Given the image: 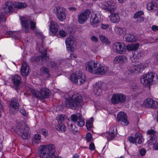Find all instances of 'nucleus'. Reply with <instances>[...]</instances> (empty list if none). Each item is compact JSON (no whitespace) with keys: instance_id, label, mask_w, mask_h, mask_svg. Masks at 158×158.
<instances>
[{"instance_id":"obj_1","label":"nucleus","mask_w":158,"mask_h":158,"mask_svg":"<svg viewBox=\"0 0 158 158\" xmlns=\"http://www.w3.org/2000/svg\"><path fill=\"white\" fill-rule=\"evenodd\" d=\"M66 106L73 110L79 108L83 104L81 96L78 94L73 93L65 102Z\"/></svg>"},{"instance_id":"obj_2","label":"nucleus","mask_w":158,"mask_h":158,"mask_svg":"<svg viewBox=\"0 0 158 158\" xmlns=\"http://www.w3.org/2000/svg\"><path fill=\"white\" fill-rule=\"evenodd\" d=\"M55 146L53 144L42 145L39 148V155L41 158H53Z\"/></svg>"},{"instance_id":"obj_3","label":"nucleus","mask_w":158,"mask_h":158,"mask_svg":"<svg viewBox=\"0 0 158 158\" xmlns=\"http://www.w3.org/2000/svg\"><path fill=\"white\" fill-rule=\"evenodd\" d=\"M139 46V44L128 45L126 46L123 43H117L114 44V49L117 53L123 54L126 48L128 51H133L137 49Z\"/></svg>"},{"instance_id":"obj_4","label":"nucleus","mask_w":158,"mask_h":158,"mask_svg":"<svg viewBox=\"0 0 158 158\" xmlns=\"http://www.w3.org/2000/svg\"><path fill=\"white\" fill-rule=\"evenodd\" d=\"M15 131L23 139H28L30 138V130L28 127L24 125L18 124Z\"/></svg>"},{"instance_id":"obj_5","label":"nucleus","mask_w":158,"mask_h":158,"mask_svg":"<svg viewBox=\"0 0 158 158\" xmlns=\"http://www.w3.org/2000/svg\"><path fill=\"white\" fill-rule=\"evenodd\" d=\"M23 30L26 33H28L30 30L29 24L30 28L34 30L35 28L36 23L32 21L29 17H21L20 18Z\"/></svg>"},{"instance_id":"obj_6","label":"nucleus","mask_w":158,"mask_h":158,"mask_svg":"<svg viewBox=\"0 0 158 158\" xmlns=\"http://www.w3.org/2000/svg\"><path fill=\"white\" fill-rule=\"evenodd\" d=\"M158 79L157 75L153 73H148L142 76L140 82L144 85L147 86L152 83L156 82Z\"/></svg>"},{"instance_id":"obj_7","label":"nucleus","mask_w":158,"mask_h":158,"mask_svg":"<svg viewBox=\"0 0 158 158\" xmlns=\"http://www.w3.org/2000/svg\"><path fill=\"white\" fill-rule=\"evenodd\" d=\"M70 79L73 83L80 85L84 83L85 81V77L84 75L81 72L76 71L71 75Z\"/></svg>"},{"instance_id":"obj_8","label":"nucleus","mask_w":158,"mask_h":158,"mask_svg":"<svg viewBox=\"0 0 158 158\" xmlns=\"http://www.w3.org/2000/svg\"><path fill=\"white\" fill-rule=\"evenodd\" d=\"M30 91L32 95L40 99L47 98L50 95L49 90L46 88H42L40 92L35 90L34 89L31 88Z\"/></svg>"},{"instance_id":"obj_9","label":"nucleus","mask_w":158,"mask_h":158,"mask_svg":"<svg viewBox=\"0 0 158 158\" xmlns=\"http://www.w3.org/2000/svg\"><path fill=\"white\" fill-rule=\"evenodd\" d=\"M126 97L123 94L117 93L114 94L112 96L111 101L114 104H122L126 101Z\"/></svg>"},{"instance_id":"obj_10","label":"nucleus","mask_w":158,"mask_h":158,"mask_svg":"<svg viewBox=\"0 0 158 158\" xmlns=\"http://www.w3.org/2000/svg\"><path fill=\"white\" fill-rule=\"evenodd\" d=\"M136 64L135 65L133 64L128 66V69L131 73H140L141 70L144 69V66L142 63L137 62Z\"/></svg>"},{"instance_id":"obj_11","label":"nucleus","mask_w":158,"mask_h":158,"mask_svg":"<svg viewBox=\"0 0 158 158\" xmlns=\"http://www.w3.org/2000/svg\"><path fill=\"white\" fill-rule=\"evenodd\" d=\"M90 13V10L87 9L78 15L77 18L79 23L81 24H84L88 19Z\"/></svg>"},{"instance_id":"obj_12","label":"nucleus","mask_w":158,"mask_h":158,"mask_svg":"<svg viewBox=\"0 0 158 158\" xmlns=\"http://www.w3.org/2000/svg\"><path fill=\"white\" fill-rule=\"evenodd\" d=\"M19 104L18 100L15 98L11 99L9 106V111L12 114H16L19 110Z\"/></svg>"},{"instance_id":"obj_13","label":"nucleus","mask_w":158,"mask_h":158,"mask_svg":"<svg viewBox=\"0 0 158 158\" xmlns=\"http://www.w3.org/2000/svg\"><path fill=\"white\" fill-rule=\"evenodd\" d=\"M56 14L59 20L61 21L64 20L66 18L65 9L62 7H58L56 8Z\"/></svg>"},{"instance_id":"obj_14","label":"nucleus","mask_w":158,"mask_h":158,"mask_svg":"<svg viewBox=\"0 0 158 158\" xmlns=\"http://www.w3.org/2000/svg\"><path fill=\"white\" fill-rule=\"evenodd\" d=\"M49 57L47 55L45 56L42 55V56H37L36 57L33 56L31 58V60L32 62L35 61L38 64L42 65L45 63L46 61L49 59Z\"/></svg>"},{"instance_id":"obj_15","label":"nucleus","mask_w":158,"mask_h":158,"mask_svg":"<svg viewBox=\"0 0 158 158\" xmlns=\"http://www.w3.org/2000/svg\"><path fill=\"white\" fill-rule=\"evenodd\" d=\"M70 118L71 121L74 122L77 121V125L80 127H82L84 125V122L82 118V116L80 114H73L71 116Z\"/></svg>"},{"instance_id":"obj_16","label":"nucleus","mask_w":158,"mask_h":158,"mask_svg":"<svg viewBox=\"0 0 158 158\" xmlns=\"http://www.w3.org/2000/svg\"><path fill=\"white\" fill-rule=\"evenodd\" d=\"M98 62H95L94 61H89L87 62L85 64V67L86 70L90 73H93V72L96 70V67Z\"/></svg>"},{"instance_id":"obj_17","label":"nucleus","mask_w":158,"mask_h":158,"mask_svg":"<svg viewBox=\"0 0 158 158\" xmlns=\"http://www.w3.org/2000/svg\"><path fill=\"white\" fill-rule=\"evenodd\" d=\"M105 86V84L101 81H98L94 85V92L95 94L97 96L100 95L102 90Z\"/></svg>"},{"instance_id":"obj_18","label":"nucleus","mask_w":158,"mask_h":158,"mask_svg":"<svg viewBox=\"0 0 158 158\" xmlns=\"http://www.w3.org/2000/svg\"><path fill=\"white\" fill-rule=\"evenodd\" d=\"M127 116L126 114L123 112H120L117 115V119L118 122H122L125 126L127 125L129 123L127 120Z\"/></svg>"},{"instance_id":"obj_19","label":"nucleus","mask_w":158,"mask_h":158,"mask_svg":"<svg viewBox=\"0 0 158 158\" xmlns=\"http://www.w3.org/2000/svg\"><path fill=\"white\" fill-rule=\"evenodd\" d=\"M95 69L96 70L94 71V72H93L94 74L103 75L108 71V69L106 67L102 66L98 62L96 67Z\"/></svg>"},{"instance_id":"obj_20","label":"nucleus","mask_w":158,"mask_h":158,"mask_svg":"<svg viewBox=\"0 0 158 158\" xmlns=\"http://www.w3.org/2000/svg\"><path fill=\"white\" fill-rule=\"evenodd\" d=\"M75 38L72 36L68 37L66 40V47L67 48H70V50L72 51V46L75 45Z\"/></svg>"},{"instance_id":"obj_21","label":"nucleus","mask_w":158,"mask_h":158,"mask_svg":"<svg viewBox=\"0 0 158 158\" xmlns=\"http://www.w3.org/2000/svg\"><path fill=\"white\" fill-rule=\"evenodd\" d=\"M90 22L91 24L94 27H98L100 22L97 18L96 14H91Z\"/></svg>"},{"instance_id":"obj_22","label":"nucleus","mask_w":158,"mask_h":158,"mask_svg":"<svg viewBox=\"0 0 158 158\" xmlns=\"http://www.w3.org/2000/svg\"><path fill=\"white\" fill-rule=\"evenodd\" d=\"M12 4L10 1H8L6 2L3 5L2 7V10L3 12L6 13H9L13 9L12 6Z\"/></svg>"},{"instance_id":"obj_23","label":"nucleus","mask_w":158,"mask_h":158,"mask_svg":"<svg viewBox=\"0 0 158 158\" xmlns=\"http://www.w3.org/2000/svg\"><path fill=\"white\" fill-rule=\"evenodd\" d=\"M29 67L27 64L24 62L22 64L21 69V72L22 75L23 76H26L28 75L29 73Z\"/></svg>"},{"instance_id":"obj_24","label":"nucleus","mask_w":158,"mask_h":158,"mask_svg":"<svg viewBox=\"0 0 158 158\" xmlns=\"http://www.w3.org/2000/svg\"><path fill=\"white\" fill-rule=\"evenodd\" d=\"M155 131L153 130H151L147 132L148 134L150 135V138L149 140V143L152 144L155 142H156L157 140V136L154 134Z\"/></svg>"},{"instance_id":"obj_25","label":"nucleus","mask_w":158,"mask_h":158,"mask_svg":"<svg viewBox=\"0 0 158 158\" xmlns=\"http://www.w3.org/2000/svg\"><path fill=\"white\" fill-rule=\"evenodd\" d=\"M49 30L53 35L56 34L58 31V27L57 23L52 21H51L49 27Z\"/></svg>"},{"instance_id":"obj_26","label":"nucleus","mask_w":158,"mask_h":158,"mask_svg":"<svg viewBox=\"0 0 158 158\" xmlns=\"http://www.w3.org/2000/svg\"><path fill=\"white\" fill-rule=\"evenodd\" d=\"M127 60V57L124 55L119 56L115 57L114 60L115 63H123Z\"/></svg>"},{"instance_id":"obj_27","label":"nucleus","mask_w":158,"mask_h":158,"mask_svg":"<svg viewBox=\"0 0 158 158\" xmlns=\"http://www.w3.org/2000/svg\"><path fill=\"white\" fill-rule=\"evenodd\" d=\"M147 7L149 10L156 11L158 10V7L156 4L153 2L148 3L147 4Z\"/></svg>"},{"instance_id":"obj_28","label":"nucleus","mask_w":158,"mask_h":158,"mask_svg":"<svg viewBox=\"0 0 158 158\" xmlns=\"http://www.w3.org/2000/svg\"><path fill=\"white\" fill-rule=\"evenodd\" d=\"M14 85L16 86L19 87L21 84V77L18 75H15L12 77Z\"/></svg>"},{"instance_id":"obj_29","label":"nucleus","mask_w":158,"mask_h":158,"mask_svg":"<svg viewBox=\"0 0 158 158\" xmlns=\"http://www.w3.org/2000/svg\"><path fill=\"white\" fill-rule=\"evenodd\" d=\"M108 11L113 13L117 7L116 3L112 0L108 1Z\"/></svg>"},{"instance_id":"obj_30","label":"nucleus","mask_w":158,"mask_h":158,"mask_svg":"<svg viewBox=\"0 0 158 158\" xmlns=\"http://www.w3.org/2000/svg\"><path fill=\"white\" fill-rule=\"evenodd\" d=\"M110 15V19L112 22L113 23H117L120 20V18L117 13H111Z\"/></svg>"},{"instance_id":"obj_31","label":"nucleus","mask_w":158,"mask_h":158,"mask_svg":"<svg viewBox=\"0 0 158 158\" xmlns=\"http://www.w3.org/2000/svg\"><path fill=\"white\" fill-rule=\"evenodd\" d=\"M56 129L59 132H63L65 131L66 128L64 125L62 123L59 122L55 127Z\"/></svg>"},{"instance_id":"obj_32","label":"nucleus","mask_w":158,"mask_h":158,"mask_svg":"<svg viewBox=\"0 0 158 158\" xmlns=\"http://www.w3.org/2000/svg\"><path fill=\"white\" fill-rule=\"evenodd\" d=\"M125 40L126 41L134 42L136 40V37L133 35L127 34L125 35Z\"/></svg>"},{"instance_id":"obj_33","label":"nucleus","mask_w":158,"mask_h":158,"mask_svg":"<svg viewBox=\"0 0 158 158\" xmlns=\"http://www.w3.org/2000/svg\"><path fill=\"white\" fill-rule=\"evenodd\" d=\"M47 66L50 68L51 69L57 70L58 69V67L57 64L53 61H49L47 64Z\"/></svg>"},{"instance_id":"obj_34","label":"nucleus","mask_w":158,"mask_h":158,"mask_svg":"<svg viewBox=\"0 0 158 158\" xmlns=\"http://www.w3.org/2000/svg\"><path fill=\"white\" fill-rule=\"evenodd\" d=\"M114 30L117 34L121 35L124 34L126 33V30L125 28H120L118 27H115Z\"/></svg>"},{"instance_id":"obj_35","label":"nucleus","mask_w":158,"mask_h":158,"mask_svg":"<svg viewBox=\"0 0 158 158\" xmlns=\"http://www.w3.org/2000/svg\"><path fill=\"white\" fill-rule=\"evenodd\" d=\"M153 99H152L148 98L145 100L143 104L146 107L148 108H151L152 107V104L153 102Z\"/></svg>"},{"instance_id":"obj_36","label":"nucleus","mask_w":158,"mask_h":158,"mask_svg":"<svg viewBox=\"0 0 158 158\" xmlns=\"http://www.w3.org/2000/svg\"><path fill=\"white\" fill-rule=\"evenodd\" d=\"M44 44L42 43L40 46H37V48L39 49V52L43 56H45L47 55V53L46 49L44 48Z\"/></svg>"},{"instance_id":"obj_37","label":"nucleus","mask_w":158,"mask_h":158,"mask_svg":"<svg viewBox=\"0 0 158 158\" xmlns=\"http://www.w3.org/2000/svg\"><path fill=\"white\" fill-rule=\"evenodd\" d=\"M13 5L15 7L18 9L24 8L27 6L26 4L25 3L17 2H14L13 4Z\"/></svg>"},{"instance_id":"obj_38","label":"nucleus","mask_w":158,"mask_h":158,"mask_svg":"<svg viewBox=\"0 0 158 158\" xmlns=\"http://www.w3.org/2000/svg\"><path fill=\"white\" fill-rule=\"evenodd\" d=\"M135 143L140 144L142 142V137L141 135L139 133L135 135Z\"/></svg>"},{"instance_id":"obj_39","label":"nucleus","mask_w":158,"mask_h":158,"mask_svg":"<svg viewBox=\"0 0 158 158\" xmlns=\"http://www.w3.org/2000/svg\"><path fill=\"white\" fill-rule=\"evenodd\" d=\"M6 35L8 36H11L14 39L18 38V34L17 32L16 31H7L6 33Z\"/></svg>"},{"instance_id":"obj_40","label":"nucleus","mask_w":158,"mask_h":158,"mask_svg":"<svg viewBox=\"0 0 158 158\" xmlns=\"http://www.w3.org/2000/svg\"><path fill=\"white\" fill-rule=\"evenodd\" d=\"M93 121V118H91L86 123V126L87 130L90 131L91 130L92 123Z\"/></svg>"},{"instance_id":"obj_41","label":"nucleus","mask_w":158,"mask_h":158,"mask_svg":"<svg viewBox=\"0 0 158 158\" xmlns=\"http://www.w3.org/2000/svg\"><path fill=\"white\" fill-rule=\"evenodd\" d=\"M69 130L70 132L73 133L77 131V128L75 126L72 124L69 126Z\"/></svg>"},{"instance_id":"obj_42","label":"nucleus","mask_w":158,"mask_h":158,"mask_svg":"<svg viewBox=\"0 0 158 158\" xmlns=\"http://www.w3.org/2000/svg\"><path fill=\"white\" fill-rule=\"evenodd\" d=\"M66 119V118L65 115L63 114L59 115L56 118V119L58 121V123L60 122V123H62Z\"/></svg>"},{"instance_id":"obj_43","label":"nucleus","mask_w":158,"mask_h":158,"mask_svg":"<svg viewBox=\"0 0 158 158\" xmlns=\"http://www.w3.org/2000/svg\"><path fill=\"white\" fill-rule=\"evenodd\" d=\"M40 70L43 73L47 74L49 77V71L48 68L44 66H42L40 69Z\"/></svg>"},{"instance_id":"obj_44","label":"nucleus","mask_w":158,"mask_h":158,"mask_svg":"<svg viewBox=\"0 0 158 158\" xmlns=\"http://www.w3.org/2000/svg\"><path fill=\"white\" fill-rule=\"evenodd\" d=\"M99 38L102 42L105 43L107 44L109 43L108 39L106 36L100 35H99Z\"/></svg>"},{"instance_id":"obj_45","label":"nucleus","mask_w":158,"mask_h":158,"mask_svg":"<svg viewBox=\"0 0 158 158\" xmlns=\"http://www.w3.org/2000/svg\"><path fill=\"white\" fill-rule=\"evenodd\" d=\"M143 14V11L139 10L137 12L135 13L133 16V18L135 19H138V17H140Z\"/></svg>"},{"instance_id":"obj_46","label":"nucleus","mask_w":158,"mask_h":158,"mask_svg":"<svg viewBox=\"0 0 158 158\" xmlns=\"http://www.w3.org/2000/svg\"><path fill=\"white\" fill-rule=\"evenodd\" d=\"M108 135H106L107 139L108 140L110 141L115 137V134L113 132L111 131L109 133Z\"/></svg>"},{"instance_id":"obj_47","label":"nucleus","mask_w":158,"mask_h":158,"mask_svg":"<svg viewBox=\"0 0 158 158\" xmlns=\"http://www.w3.org/2000/svg\"><path fill=\"white\" fill-rule=\"evenodd\" d=\"M101 7L105 10H106L108 11V1L103 2L101 5Z\"/></svg>"},{"instance_id":"obj_48","label":"nucleus","mask_w":158,"mask_h":158,"mask_svg":"<svg viewBox=\"0 0 158 158\" xmlns=\"http://www.w3.org/2000/svg\"><path fill=\"white\" fill-rule=\"evenodd\" d=\"M41 139V136L39 134H35L34 136V140L36 141V142H39Z\"/></svg>"},{"instance_id":"obj_49","label":"nucleus","mask_w":158,"mask_h":158,"mask_svg":"<svg viewBox=\"0 0 158 158\" xmlns=\"http://www.w3.org/2000/svg\"><path fill=\"white\" fill-rule=\"evenodd\" d=\"M153 102L152 104V107L151 108L154 109H158V102L156 101L153 100Z\"/></svg>"},{"instance_id":"obj_50","label":"nucleus","mask_w":158,"mask_h":158,"mask_svg":"<svg viewBox=\"0 0 158 158\" xmlns=\"http://www.w3.org/2000/svg\"><path fill=\"white\" fill-rule=\"evenodd\" d=\"M85 138L87 142H90L92 139L91 134L90 133H87L86 135Z\"/></svg>"},{"instance_id":"obj_51","label":"nucleus","mask_w":158,"mask_h":158,"mask_svg":"<svg viewBox=\"0 0 158 158\" xmlns=\"http://www.w3.org/2000/svg\"><path fill=\"white\" fill-rule=\"evenodd\" d=\"M128 140L132 143H135V137L134 138L132 137H129L128 138Z\"/></svg>"},{"instance_id":"obj_52","label":"nucleus","mask_w":158,"mask_h":158,"mask_svg":"<svg viewBox=\"0 0 158 158\" xmlns=\"http://www.w3.org/2000/svg\"><path fill=\"white\" fill-rule=\"evenodd\" d=\"M6 21V19L4 15L0 14V23L1 22H5Z\"/></svg>"},{"instance_id":"obj_53","label":"nucleus","mask_w":158,"mask_h":158,"mask_svg":"<svg viewBox=\"0 0 158 158\" xmlns=\"http://www.w3.org/2000/svg\"><path fill=\"white\" fill-rule=\"evenodd\" d=\"M59 35L61 37H64L66 36V33L63 30L60 31L59 32Z\"/></svg>"},{"instance_id":"obj_54","label":"nucleus","mask_w":158,"mask_h":158,"mask_svg":"<svg viewBox=\"0 0 158 158\" xmlns=\"http://www.w3.org/2000/svg\"><path fill=\"white\" fill-rule=\"evenodd\" d=\"M95 148V145L94 143H91L89 145V149L91 150H94Z\"/></svg>"},{"instance_id":"obj_55","label":"nucleus","mask_w":158,"mask_h":158,"mask_svg":"<svg viewBox=\"0 0 158 158\" xmlns=\"http://www.w3.org/2000/svg\"><path fill=\"white\" fill-rule=\"evenodd\" d=\"M131 88L133 91H135L138 89V86L135 84H133L131 86Z\"/></svg>"},{"instance_id":"obj_56","label":"nucleus","mask_w":158,"mask_h":158,"mask_svg":"<svg viewBox=\"0 0 158 158\" xmlns=\"http://www.w3.org/2000/svg\"><path fill=\"white\" fill-rule=\"evenodd\" d=\"M109 27V25L107 24H102L101 25V28L103 29H106L108 28Z\"/></svg>"},{"instance_id":"obj_57","label":"nucleus","mask_w":158,"mask_h":158,"mask_svg":"<svg viewBox=\"0 0 158 158\" xmlns=\"http://www.w3.org/2000/svg\"><path fill=\"white\" fill-rule=\"evenodd\" d=\"M91 40L94 42L96 43L98 41V39L95 36H93L91 38Z\"/></svg>"},{"instance_id":"obj_58","label":"nucleus","mask_w":158,"mask_h":158,"mask_svg":"<svg viewBox=\"0 0 158 158\" xmlns=\"http://www.w3.org/2000/svg\"><path fill=\"white\" fill-rule=\"evenodd\" d=\"M3 102L0 100V117L1 116V111L3 110Z\"/></svg>"},{"instance_id":"obj_59","label":"nucleus","mask_w":158,"mask_h":158,"mask_svg":"<svg viewBox=\"0 0 158 158\" xmlns=\"http://www.w3.org/2000/svg\"><path fill=\"white\" fill-rule=\"evenodd\" d=\"M144 21V18L141 16L140 17H138L137 19V21L139 23H141Z\"/></svg>"},{"instance_id":"obj_60","label":"nucleus","mask_w":158,"mask_h":158,"mask_svg":"<svg viewBox=\"0 0 158 158\" xmlns=\"http://www.w3.org/2000/svg\"><path fill=\"white\" fill-rule=\"evenodd\" d=\"M41 134L44 136H47L48 135V133L47 131L45 130H42Z\"/></svg>"},{"instance_id":"obj_61","label":"nucleus","mask_w":158,"mask_h":158,"mask_svg":"<svg viewBox=\"0 0 158 158\" xmlns=\"http://www.w3.org/2000/svg\"><path fill=\"white\" fill-rule=\"evenodd\" d=\"M146 152V150L143 149H142L140 150V154L142 156H144Z\"/></svg>"},{"instance_id":"obj_62","label":"nucleus","mask_w":158,"mask_h":158,"mask_svg":"<svg viewBox=\"0 0 158 158\" xmlns=\"http://www.w3.org/2000/svg\"><path fill=\"white\" fill-rule=\"evenodd\" d=\"M152 30L156 31L158 30V26L156 25H153L152 26Z\"/></svg>"},{"instance_id":"obj_63","label":"nucleus","mask_w":158,"mask_h":158,"mask_svg":"<svg viewBox=\"0 0 158 158\" xmlns=\"http://www.w3.org/2000/svg\"><path fill=\"white\" fill-rule=\"evenodd\" d=\"M20 113L24 116H25L27 115V113L23 109H21L20 110Z\"/></svg>"},{"instance_id":"obj_64","label":"nucleus","mask_w":158,"mask_h":158,"mask_svg":"<svg viewBox=\"0 0 158 158\" xmlns=\"http://www.w3.org/2000/svg\"><path fill=\"white\" fill-rule=\"evenodd\" d=\"M153 148L156 150H158V143H154L153 146Z\"/></svg>"}]
</instances>
